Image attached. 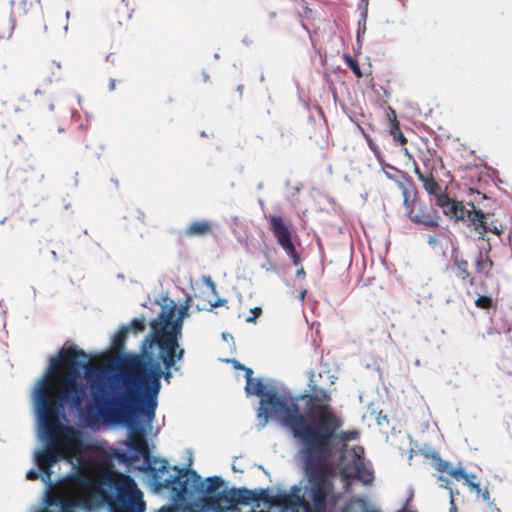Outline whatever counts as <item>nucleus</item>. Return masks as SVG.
Returning a JSON list of instances; mask_svg holds the SVG:
<instances>
[{
    "instance_id": "1",
    "label": "nucleus",
    "mask_w": 512,
    "mask_h": 512,
    "mask_svg": "<svg viewBox=\"0 0 512 512\" xmlns=\"http://www.w3.org/2000/svg\"><path fill=\"white\" fill-rule=\"evenodd\" d=\"M162 311L150 323L151 331L141 346L139 355L125 357L132 370H105L90 367L88 355L76 346H65L49 357V364L36 381L31 400L37 422V436L42 443L35 450L40 465L63 460L73 469L75 478H91L102 494H109L100 480L98 465L88 455L92 449L88 436L71 427L66 409L77 414L85 428L96 429L103 422L129 430L127 440L136 439L147 447L144 436L152 431L158 406L161 378L169 382L171 370L178 371L177 361L184 356L179 345L183 320L189 316L188 306L177 308L168 297L160 302Z\"/></svg>"
},
{
    "instance_id": "2",
    "label": "nucleus",
    "mask_w": 512,
    "mask_h": 512,
    "mask_svg": "<svg viewBox=\"0 0 512 512\" xmlns=\"http://www.w3.org/2000/svg\"><path fill=\"white\" fill-rule=\"evenodd\" d=\"M229 362L244 370L246 394L260 397L259 426L264 428L270 419L277 421L298 440L304 455L305 478L289 491L277 495L280 512H336L340 493L334 489L335 479L339 477L345 491H349L351 480L363 485L373 483L374 471L363 457L364 449L361 446L346 448L349 441L358 438L359 432H338L343 422L331 408L327 392L313 389L303 415L297 401L307 395L293 397L283 384L270 378H254L251 368L234 359Z\"/></svg>"
},
{
    "instance_id": "3",
    "label": "nucleus",
    "mask_w": 512,
    "mask_h": 512,
    "mask_svg": "<svg viewBox=\"0 0 512 512\" xmlns=\"http://www.w3.org/2000/svg\"><path fill=\"white\" fill-rule=\"evenodd\" d=\"M111 455L126 466L144 472L146 482L154 492H169L174 505L164 506L156 512H211L208 507L221 506L208 500V496L222 485L218 476L202 479L193 470L170 468L166 460L153 457L148 447L133 438L113 448Z\"/></svg>"
},
{
    "instance_id": "4",
    "label": "nucleus",
    "mask_w": 512,
    "mask_h": 512,
    "mask_svg": "<svg viewBox=\"0 0 512 512\" xmlns=\"http://www.w3.org/2000/svg\"><path fill=\"white\" fill-rule=\"evenodd\" d=\"M435 204L439 206L443 213L451 219L461 220L470 225L485 223L483 220V212L476 209L471 203L463 205L452 200L445 194L444 196H439Z\"/></svg>"
},
{
    "instance_id": "5",
    "label": "nucleus",
    "mask_w": 512,
    "mask_h": 512,
    "mask_svg": "<svg viewBox=\"0 0 512 512\" xmlns=\"http://www.w3.org/2000/svg\"><path fill=\"white\" fill-rule=\"evenodd\" d=\"M269 221L271 230L276 237L278 244L283 248L286 254L292 258L293 263L298 265L299 259L292 243V234L288 226L284 223L283 219L278 216H271Z\"/></svg>"
},
{
    "instance_id": "6",
    "label": "nucleus",
    "mask_w": 512,
    "mask_h": 512,
    "mask_svg": "<svg viewBox=\"0 0 512 512\" xmlns=\"http://www.w3.org/2000/svg\"><path fill=\"white\" fill-rule=\"evenodd\" d=\"M426 456H431L433 458V460L435 461V468L438 471L448 472L456 480L463 479L471 491L475 492L476 494L481 493V488L479 486V483L475 481L476 476L474 474H467L461 467H450V464L442 460L439 457L438 453H436L435 451L426 454Z\"/></svg>"
},
{
    "instance_id": "7",
    "label": "nucleus",
    "mask_w": 512,
    "mask_h": 512,
    "mask_svg": "<svg viewBox=\"0 0 512 512\" xmlns=\"http://www.w3.org/2000/svg\"><path fill=\"white\" fill-rule=\"evenodd\" d=\"M212 224L208 220L194 221L186 229L188 236L206 235L211 231Z\"/></svg>"
},
{
    "instance_id": "8",
    "label": "nucleus",
    "mask_w": 512,
    "mask_h": 512,
    "mask_svg": "<svg viewBox=\"0 0 512 512\" xmlns=\"http://www.w3.org/2000/svg\"><path fill=\"white\" fill-rule=\"evenodd\" d=\"M422 184L427 193L434 197L435 202H437L439 196L445 195L441 192V186L435 181V179L432 176H427L422 181Z\"/></svg>"
},
{
    "instance_id": "9",
    "label": "nucleus",
    "mask_w": 512,
    "mask_h": 512,
    "mask_svg": "<svg viewBox=\"0 0 512 512\" xmlns=\"http://www.w3.org/2000/svg\"><path fill=\"white\" fill-rule=\"evenodd\" d=\"M129 332L128 326H122L113 336L112 344L116 352H122L124 349V342Z\"/></svg>"
},
{
    "instance_id": "10",
    "label": "nucleus",
    "mask_w": 512,
    "mask_h": 512,
    "mask_svg": "<svg viewBox=\"0 0 512 512\" xmlns=\"http://www.w3.org/2000/svg\"><path fill=\"white\" fill-rule=\"evenodd\" d=\"M483 220L485 221V223L473 225L475 227V229L478 230L479 234H483L487 231H491V232L499 235L502 232V228H498L495 225L489 224L488 217L484 213H483Z\"/></svg>"
},
{
    "instance_id": "11",
    "label": "nucleus",
    "mask_w": 512,
    "mask_h": 512,
    "mask_svg": "<svg viewBox=\"0 0 512 512\" xmlns=\"http://www.w3.org/2000/svg\"><path fill=\"white\" fill-rule=\"evenodd\" d=\"M492 261L489 258L480 257L476 261V269L479 273L487 275L492 268Z\"/></svg>"
},
{
    "instance_id": "12",
    "label": "nucleus",
    "mask_w": 512,
    "mask_h": 512,
    "mask_svg": "<svg viewBox=\"0 0 512 512\" xmlns=\"http://www.w3.org/2000/svg\"><path fill=\"white\" fill-rule=\"evenodd\" d=\"M455 264L457 268L461 272V277L463 280H467L470 284L473 283V279L470 277V274L468 272V263L465 260H456Z\"/></svg>"
},
{
    "instance_id": "13",
    "label": "nucleus",
    "mask_w": 512,
    "mask_h": 512,
    "mask_svg": "<svg viewBox=\"0 0 512 512\" xmlns=\"http://www.w3.org/2000/svg\"><path fill=\"white\" fill-rule=\"evenodd\" d=\"M344 60L345 62L347 63V65L351 68V70L353 71V73L357 76V77H361L362 76V72L359 68V65L358 63L349 55H344Z\"/></svg>"
},
{
    "instance_id": "14",
    "label": "nucleus",
    "mask_w": 512,
    "mask_h": 512,
    "mask_svg": "<svg viewBox=\"0 0 512 512\" xmlns=\"http://www.w3.org/2000/svg\"><path fill=\"white\" fill-rule=\"evenodd\" d=\"M129 331L133 329L135 332L143 331L145 329V319L144 318H136L132 320L131 324L128 326Z\"/></svg>"
},
{
    "instance_id": "15",
    "label": "nucleus",
    "mask_w": 512,
    "mask_h": 512,
    "mask_svg": "<svg viewBox=\"0 0 512 512\" xmlns=\"http://www.w3.org/2000/svg\"><path fill=\"white\" fill-rule=\"evenodd\" d=\"M475 305L479 308L487 309L492 305V299L488 296H479L475 300Z\"/></svg>"
},
{
    "instance_id": "16",
    "label": "nucleus",
    "mask_w": 512,
    "mask_h": 512,
    "mask_svg": "<svg viewBox=\"0 0 512 512\" xmlns=\"http://www.w3.org/2000/svg\"><path fill=\"white\" fill-rule=\"evenodd\" d=\"M239 499L244 503H248L250 501L255 500V497L251 491L242 490V491H239Z\"/></svg>"
},
{
    "instance_id": "17",
    "label": "nucleus",
    "mask_w": 512,
    "mask_h": 512,
    "mask_svg": "<svg viewBox=\"0 0 512 512\" xmlns=\"http://www.w3.org/2000/svg\"><path fill=\"white\" fill-rule=\"evenodd\" d=\"M363 23L359 22L358 31H357V40L360 41V37L365 33V20H366V12L362 13Z\"/></svg>"
},
{
    "instance_id": "18",
    "label": "nucleus",
    "mask_w": 512,
    "mask_h": 512,
    "mask_svg": "<svg viewBox=\"0 0 512 512\" xmlns=\"http://www.w3.org/2000/svg\"><path fill=\"white\" fill-rule=\"evenodd\" d=\"M251 313H252V315L247 317L246 322H248V323H255L256 318L261 313V308L255 307V308L251 309Z\"/></svg>"
},
{
    "instance_id": "19",
    "label": "nucleus",
    "mask_w": 512,
    "mask_h": 512,
    "mask_svg": "<svg viewBox=\"0 0 512 512\" xmlns=\"http://www.w3.org/2000/svg\"><path fill=\"white\" fill-rule=\"evenodd\" d=\"M397 185H398V188L401 190L403 196H406L407 194H409V192H408L409 182L408 181H398Z\"/></svg>"
},
{
    "instance_id": "20",
    "label": "nucleus",
    "mask_w": 512,
    "mask_h": 512,
    "mask_svg": "<svg viewBox=\"0 0 512 512\" xmlns=\"http://www.w3.org/2000/svg\"><path fill=\"white\" fill-rule=\"evenodd\" d=\"M479 495H481L483 501L487 502V504L492 503L490 501V494L487 490H485V491L481 490V493Z\"/></svg>"
},
{
    "instance_id": "21",
    "label": "nucleus",
    "mask_w": 512,
    "mask_h": 512,
    "mask_svg": "<svg viewBox=\"0 0 512 512\" xmlns=\"http://www.w3.org/2000/svg\"><path fill=\"white\" fill-rule=\"evenodd\" d=\"M414 171H415V174L417 175L418 179H419L421 182H422V181L427 177V175H424V174L420 171V169H419V167H418V166H415Z\"/></svg>"
},
{
    "instance_id": "22",
    "label": "nucleus",
    "mask_w": 512,
    "mask_h": 512,
    "mask_svg": "<svg viewBox=\"0 0 512 512\" xmlns=\"http://www.w3.org/2000/svg\"><path fill=\"white\" fill-rule=\"evenodd\" d=\"M485 512H500V510L494 505V503H489Z\"/></svg>"
},
{
    "instance_id": "23",
    "label": "nucleus",
    "mask_w": 512,
    "mask_h": 512,
    "mask_svg": "<svg viewBox=\"0 0 512 512\" xmlns=\"http://www.w3.org/2000/svg\"><path fill=\"white\" fill-rule=\"evenodd\" d=\"M450 495H451V499H450V505H451L450 512H456V506H455V502H454V497H453V492L452 491H450Z\"/></svg>"
},
{
    "instance_id": "24",
    "label": "nucleus",
    "mask_w": 512,
    "mask_h": 512,
    "mask_svg": "<svg viewBox=\"0 0 512 512\" xmlns=\"http://www.w3.org/2000/svg\"><path fill=\"white\" fill-rule=\"evenodd\" d=\"M395 138L398 139L402 144H404L406 141L402 133H398L397 135H395Z\"/></svg>"
},
{
    "instance_id": "25",
    "label": "nucleus",
    "mask_w": 512,
    "mask_h": 512,
    "mask_svg": "<svg viewBox=\"0 0 512 512\" xmlns=\"http://www.w3.org/2000/svg\"><path fill=\"white\" fill-rule=\"evenodd\" d=\"M422 223L426 226H435L436 222L433 220H423Z\"/></svg>"
},
{
    "instance_id": "26",
    "label": "nucleus",
    "mask_w": 512,
    "mask_h": 512,
    "mask_svg": "<svg viewBox=\"0 0 512 512\" xmlns=\"http://www.w3.org/2000/svg\"><path fill=\"white\" fill-rule=\"evenodd\" d=\"M403 198H404V201H403L404 205L409 209L410 208L409 200H408L409 194H407L406 196H403Z\"/></svg>"
},
{
    "instance_id": "27",
    "label": "nucleus",
    "mask_w": 512,
    "mask_h": 512,
    "mask_svg": "<svg viewBox=\"0 0 512 512\" xmlns=\"http://www.w3.org/2000/svg\"><path fill=\"white\" fill-rule=\"evenodd\" d=\"M308 377H309L310 383H312L313 382V377H314V372L313 371H309L308 372Z\"/></svg>"
},
{
    "instance_id": "28",
    "label": "nucleus",
    "mask_w": 512,
    "mask_h": 512,
    "mask_svg": "<svg viewBox=\"0 0 512 512\" xmlns=\"http://www.w3.org/2000/svg\"><path fill=\"white\" fill-rule=\"evenodd\" d=\"M412 219L416 223H422V221H423L419 216H414Z\"/></svg>"
},
{
    "instance_id": "29",
    "label": "nucleus",
    "mask_w": 512,
    "mask_h": 512,
    "mask_svg": "<svg viewBox=\"0 0 512 512\" xmlns=\"http://www.w3.org/2000/svg\"><path fill=\"white\" fill-rule=\"evenodd\" d=\"M109 86H110V90H113V89H114V87H115V81H114V80H111V81H110V85H109Z\"/></svg>"
},
{
    "instance_id": "30",
    "label": "nucleus",
    "mask_w": 512,
    "mask_h": 512,
    "mask_svg": "<svg viewBox=\"0 0 512 512\" xmlns=\"http://www.w3.org/2000/svg\"><path fill=\"white\" fill-rule=\"evenodd\" d=\"M305 294H306V291H302L301 294H300V300L303 301L304 300V297H305Z\"/></svg>"
},
{
    "instance_id": "31",
    "label": "nucleus",
    "mask_w": 512,
    "mask_h": 512,
    "mask_svg": "<svg viewBox=\"0 0 512 512\" xmlns=\"http://www.w3.org/2000/svg\"><path fill=\"white\" fill-rule=\"evenodd\" d=\"M224 303H225V300H220L217 303H215L214 306H220V305H223Z\"/></svg>"
},
{
    "instance_id": "32",
    "label": "nucleus",
    "mask_w": 512,
    "mask_h": 512,
    "mask_svg": "<svg viewBox=\"0 0 512 512\" xmlns=\"http://www.w3.org/2000/svg\"><path fill=\"white\" fill-rule=\"evenodd\" d=\"M35 95H41L42 91L40 89H36L34 92Z\"/></svg>"
},
{
    "instance_id": "33",
    "label": "nucleus",
    "mask_w": 512,
    "mask_h": 512,
    "mask_svg": "<svg viewBox=\"0 0 512 512\" xmlns=\"http://www.w3.org/2000/svg\"><path fill=\"white\" fill-rule=\"evenodd\" d=\"M303 274H304L303 269L298 270L297 275H299V276H300V275H303Z\"/></svg>"
},
{
    "instance_id": "34",
    "label": "nucleus",
    "mask_w": 512,
    "mask_h": 512,
    "mask_svg": "<svg viewBox=\"0 0 512 512\" xmlns=\"http://www.w3.org/2000/svg\"><path fill=\"white\" fill-rule=\"evenodd\" d=\"M208 282H209L210 286H211L212 288H214V284H213V282H212L210 279L208 280Z\"/></svg>"
},
{
    "instance_id": "35",
    "label": "nucleus",
    "mask_w": 512,
    "mask_h": 512,
    "mask_svg": "<svg viewBox=\"0 0 512 512\" xmlns=\"http://www.w3.org/2000/svg\"><path fill=\"white\" fill-rule=\"evenodd\" d=\"M222 336H223L224 339H227V334L223 333Z\"/></svg>"
},
{
    "instance_id": "36",
    "label": "nucleus",
    "mask_w": 512,
    "mask_h": 512,
    "mask_svg": "<svg viewBox=\"0 0 512 512\" xmlns=\"http://www.w3.org/2000/svg\"><path fill=\"white\" fill-rule=\"evenodd\" d=\"M53 109H54V105H53V104H51V105H50V110H53Z\"/></svg>"
}]
</instances>
